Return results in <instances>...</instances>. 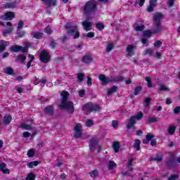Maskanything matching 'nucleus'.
Here are the masks:
<instances>
[{
  "mask_svg": "<svg viewBox=\"0 0 180 180\" xmlns=\"http://www.w3.org/2000/svg\"><path fill=\"white\" fill-rule=\"evenodd\" d=\"M60 95L62 96V100L61 103L59 105V108H60V109H65L68 113H74V103L68 101L70 93L67 91H63Z\"/></svg>",
  "mask_w": 180,
  "mask_h": 180,
  "instance_id": "nucleus-1",
  "label": "nucleus"
},
{
  "mask_svg": "<svg viewBox=\"0 0 180 180\" xmlns=\"http://www.w3.org/2000/svg\"><path fill=\"white\" fill-rule=\"evenodd\" d=\"M82 108L85 115H89L93 112L98 113L101 112V105L96 103L88 102L82 105Z\"/></svg>",
  "mask_w": 180,
  "mask_h": 180,
  "instance_id": "nucleus-2",
  "label": "nucleus"
},
{
  "mask_svg": "<svg viewBox=\"0 0 180 180\" xmlns=\"http://www.w3.org/2000/svg\"><path fill=\"white\" fill-rule=\"evenodd\" d=\"M96 3L94 0H89L84 4L83 7V13L87 18L91 16L92 13H94L95 11H96Z\"/></svg>",
  "mask_w": 180,
  "mask_h": 180,
  "instance_id": "nucleus-3",
  "label": "nucleus"
},
{
  "mask_svg": "<svg viewBox=\"0 0 180 180\" xmlns=\"http://www.w3.org/2000/svg\"><path fill=\"white\" fill-rule=\"evenodd\" d=\"M39 57L41 63H43L44 64L50 63V60H51V55H50V52L46 49L41 51Z\"/></svg>",
  "mask_w": 180,
  "mask_h": 180,
  "instance_id": "nucleus-4",
  "label": "nucleus"
},
{
  "mask_svg": "<svg viewBox=\"0 0 180 180\" xmlns=\"http://www.w3.org/2000/svg\"><path fill=\"white\" fill-rule=\"evenodd\" d=\"M65 29L66 30H68V34L70 36H73H73V39H79L80 34H79V31H78V30L77 29V25H75V26L66 25Z\"/></svg>",
  "mask_w": 180,
  "mask_h": 180,
  "instance_id": "nucleus-5",
  "label": "nucleus"
},
{
  "mask_svg": "<svg viewBox=\"0 0 180 180\" xmlns=\"http://www.w3.org/2000/svg\"><path fill=\"white\" fill-rule=\"evenodd\" d=\"M154 137H155V136L153 134H148L146 136V139H143L142 141L143 144H148L150 141V146H152V147L157 146V139H153Z\"/></svg>",
  "mask_w": 180,
  "mask_h": 180,
  "instance_id": "nucleus-6",
  "label": "nucleus"
},
{
  "mask_svg": "<svg viewBox=\"0 0 180 180\" xmlns=\"http://www.w3.org/2000/svg\"><path fill=\"white\" fill-rule=\"evenodd\" d=\"M11 53H27L29 51V47L27 46H22L18 45H14L11 47Z\"/></svg>",
  "mask_w": 180,
  "mask_h": 180,
  "instance_id": "nucleus-7",
  "label": "nucleus"
},
{
  "mask_svg": "<svg viewBox=\"0 0 180 180\" xmlns=\"http://www.w3.org/2000/svg\"><path fill=\"white\" fill-rule=\"evenodd\" d=\"M99 145V138L93 136L89 141V148L90 151H95L96 147Z\"/></svg>",
  "mask_w": 180,
  "mask_h": 180,
  "instance_id": "nucleus-8",
  "label": "nucleus"
},
{
  "mask_svg": "<svg viewBox=\"0 0 180 180\" xmlns=\"http://www.w3.org/2000/svg\"><path fill=\"white\" fill-rule=\"evenodd\" d=\"M166 165L169 168L176 167V155L174 153L169 155V159L166 161Z\"/></svg>",
  "mask_w": 180,
  "mask_h": 180,
  "instance_id": "nucleus-9",
  "label": "nucleus"
},
{
  "mask_svg": "<svg viewBox=\"0 0 180 180\" xmlns=\"http://www.w3.org/2000/svg\"><path fill=\"white\" fill-rule=\"evenodd\" d=\"M74 130L75 131V134L74 135V137L75 139H81L82 137V131H81V124H77L75 125Z\"/></svg>",
  "mask_w": 180,
  "mask_h": 180,
  "instance_id": "nucleus-10",
  "label": "nucleus"
},
{
  "mask_svg": "<svg viewBox=\"0 0 180 180\" xmlns=\"http://www.w3.org/2000/svg\"><path fill=\"white\" fill-rule=\"evenodd\" d=\"M98 79L101 81L102 86H105V85H108L111 81L109 77H107L106 75L101 74L98 76Z\"/></svg>",
  "mask_w": 180,
  "mask_h": 180,
  "instance_id": "nucleus-11",
  "label": "nucleus"
},
{
  "mask_svg": "<svg viewBox=\"0 0 180 180\" xmlns=\"http://www.w3.org/2000/svg\"><path fill=\"white\" fill-rule=\"evenodd\" d=\"M13 18H15V13L12 11H8L1 16V19H2V20H12Z\"/></svg>",
  "mask_w": 180,
  "mask_h": 180,
  "instance_id": "nucleus-12",
  "label": "nucleus"
},
{
  "mask_svg": "<svg viewBox=\"0 0 180 180\" xmlns=\"http://www.w3.org/2000/svg\"><path fill=\"white\" fill-rule=\"evenodd\" d=\"M153 27L154 30L153 31L155 34L160 33L162 30V25L161 24V22H154Z\"/></svg>",
  "mask_w": 180,
  "mask_h": 180,
  "instance_id": "nucleus-13",
  "label": "nucleus"
},
{
  "mask_svg": "<svg viewBox=\"0 0 180 180\" xmlns=\"http://www.w3.org/2000/svg\"><path fill=\"white\" fill-rule=\"evenodd\" d=\"M44 112L45 115H49L50 116H53V115H54V105L46 106Z\"/></svg>",
  "mask_w": 180,
  "mask_h": 180,
  "instance_id": "nucleus-14",
  "label": "nucleus"
},
{
  "mask_svg": "<svg viewBox=\"0 0 180 180\" xmlns=\"http://www.w3.org/2000/svg\"><path fill=\"white\" fill-rule=\"evenodd\" d=\"M136 122L134 121V120H130L129 119L128 123L126 126V128L127 130H130V129H133V130H136L137 129V127H136Z\"/></svg>",
  "mask_w": 180,
  "mask_h": 180,
  "instance_id": "nucleus-15",
  "label": "nucleus"
},
{
  "mask_svg": "<svg viewBox=\"0 0 180 180\" xmlns=\"http://www.w3.org/2000/svg\"><path fill=\"white\" fill-rule=\"evenodd\" d=\"M9 46V42L4 39L0 40V53H4L6 50V47Z\"/></svg>",
  "mask_w": 180,
  "mask_h": 180,
  "instance_id": "nucleus-16",
  "label": "nucleus"
},
{
  "mask_svg": "<svg viewBox=\"0 0 180 180\" xmlns=\"http://www.w3.org/2000/svg\"><path fill=\"white\" fill-rule=\"evenodd\" d=\"M126 51L127 53H128L129 57H133V56H134V45H127L126 48Z\"/></svg>",
  "mask_w": 180,
  "mask_h": 180,
  "instance_id": "nucleus-17",
  "label": "nucleus"
},
{
  "mask_svg": "<svg viewBox=\"0 0 180 180\" xmlns=\"http://www.w3.org/2000/svg\"><path fill=\"white\" fill-rule=\"evenodd\" d=\"M82 26L84 27L86 32H89V30H92V23L91 22H89L88 20L82 22Z\"/></svg>",
  "mask_w": 180,
  "mask_h": 180,
  "instance_id": "nucleus-18",
  "label": "nucleus"
},
{
  "mask_svg": "<svg viewBox=\"0 0 180 180\" xmlns=\"http://www.w3.org/2000/svg\"><path fill=\"white\" fill-rule=\"evenodd\" d=\"M162 158H164V155L162 153H159L152 157L151 160L156 161V162H161V161H162Z\"/></svg>",
  "mask_w": 180,
  "mask_h": 180,
  "instance_id": "nucleus-19",
  "label": "nucleus"
},
{
  "mask_svg": "<svg viewBox=\"0 0 180 180\" xmlns=\"http://www.w3.org/2000/svg\"><path fill=\"white\" fill-rule=\"evenodd\" d=\"M162 18H164V15H162V13H158L155 14L153 16L154 23H161Z\"/></svg>",
  "mask_w": 180,
  "mask_h": 180,
  "instance_id": "nucleus-20",
  "label": "nucleus"
},
{
  "mask_svg": "<svg viewBox=\"0 0 180 180\" xmlns=\"http://www.w3.org/2000/svg\"><path fill=\"white\" fill-rule=\"evenodd\" d=\"M144 117V114L143 112H138L136 115L130 117L129 120H134V122H137V120H141Z\"/></svg>",
  "mask_w": 180,
  "mask_h": 180,
  "instance_id": "nucleus-21",
  "label": "nucleus"
},
{
  "mask_svg": "<svg viewBox=\"0 0 180 180\" xmlns=\"http://www.w3.org/2000/svg\"><path fill=\"white\" fill-rule=\"evenodd\" d=\"M44 2L45 5L48 6V8H51V6H57V0H46Z\"/></svg>",
  "mask_w": 180,
  "mask_h": 180,
  "instance_id": "nucleus-22",
  "label": "nucleus"
},
{
  "mask_svg": "<svg viewBox=\"0 0 180 180\" xmlns=\"http://www.w3.org/2000/svg\"><path fill=\"white\" fill-rule=\"evenodd\" d=\"M3 122L5 126H8V124H11V122H12V115H5L3 118Z\"/></svg>",
  "mask_w": 180,
  "mask_h": 180,
  "instance_id": "nucleus-23",
  "label": "nucleus"
},
{
  "mask_svg": "<svg viewBox=\"0 0 180 180\" xmlns=\"http://www.w3.org/2000/svg\"><path fill=\"white\" fill-rule=\"evenodd\" d=\"M4 74L8 75H15V70L11 67H7L3 69Z\"/></svg>",
  "mask_w": 180,
  "mask_h": 180,
  "instance_id": "nucleus-24",
  "label": "nucleus"
},
{
  "mask_svg": "<svg viewBox=\"0 0 180 180\" xmlns=\"http://www.w3.org/2000/svg\"><path fill=\"white\" fill-rule=\"evenodd\" d=\"M153 34H155L153 30L151 31V30H146L143 33V37L149 39V37H151Z\"/></svg>",
  "mask_w": 180,
  "mask_h": 180,
  "instance_id": "nucleus-25",
  "label": "nucleus"
},
{
  "mask_svg": "<svg viewBox=\"0 0 180 180\" xmlns=\"http://www.w3.org/2000/svg\"><path fill=\"white\" fill-rule=\"evenodd\" d=\"M141 144V141L140 139H136L133 144V148L135 149V151H140V145Z\"/></svg>",
  "mask_w": 180,
  "mask_h": 180,
  "instance_id": "nucleus-26",
  "label": "nucleus"
},
{
  "mask_svg": "<svg viewBox=\"0 0 180 180\" xmlns=\"http://www.w3.org/2000/svg\"><path fill=\"white\" fill-rule=\"evenodd\" d=\"M82 61V63H84V64H90V63H92V61H94V59L91 58V56L85 55L84 56H83Z\"/></svg>",
  "mask_w": 180,
  "mask_h": 180,
  "instance_id": "nucleus-27",
  "label": "nucleus"
},
{
  "mask_svg": "<svg viewBox=\"0 0 180 180\" xmlns=\"http://www.w3.org/2000/svg\"><path fill=\"white\" fill-rule=\"evenodd\" d=\"M145 27L146 26L144 25H139V24L137 23H135L134 25V30H136V32H143Z\"/></svg>",
  "mask_w": 180,
  "mask_h": 180,
  "instance_id": "nucleus-28",
  "label": "nucleus"
},
{
  "mask_svg": "<svg viewBox=\"0 0 180 180\" xmlns=\"http://www.w3.org/2000/svg\"><path fill=\"white\" fill-rule=\"evenodd\" d=\"M112 148L115 153H117L120 150V142L115 141L112 144Z\"/></svg>",
  "mask_w": 180,
  "mask_h": 180,
  "instance_id": "nucleus-29",
  "label": "nucleus"
},
{
  "mask_svg": "<svg viewBox=\"0 0 180 180\" xmlns=\"http://www.w3.org/2000/svg\"><path fill=\"white\" fill-rule=\"evenodd\" d=\"M16 6V4L15 3H6L5 4H3L4 9H11L15 8Z\"/></svg>",
  "mask_w": 180,
  "mask_h": 180,
  "instance_id": "nucleus-30",
  "label": "nucleus"
},
{
  "mask_svg": "<svg viewBox=\"0 0 180 180\" xmlns=\"http://www.w3.org/2000/svg\"><path fill=\"white\" fill-rule=\"evenodd\" d=\"M176 130V127L175 126H169L168 128V134H169L170 136H174V134H175V131Z\"/></svg>",
  "mask_w": 180,
  "mask_h": 180,
  "instance_id": "nucleus-31",
  "label": "nucleus"
},
{
  "mask_svg": "<svg viewBox=\"0 0 180 180\" xmlns=\"http://www.w3.org/2000/svg\"><path fill=\"white\" fill-rule=\"evenodd\" d=\"M117 167V165L115 161L110 160L108 163V171H112L114 168H116Z\"/></svg>",
  "mask_w": 180,
  "mask_h": 180,
  "instance_id": "nucleus-32",
  "label": "nucleus"
},
{
  "mask_svg": "<svg viewBox=\"0 0 180 180\" xmlns=\"http://www.w3.org/2000/svg\"><path fill=\"white\" fill-rule=\"evenodd\" d=\"M39 164H40V162H39L37 160H34V161L28 162L27 165L28 168H33V167H37V165H39Z\"/></svg>",
  "mask_w": 180,
  "mask_h": 180,
  "instance_id": "nucleus-33",
  "label": "nucleus"
},
{
  "mask_svg": "<svg viewBox=\"0 0 180 180\" xmlns=\"http://www.w3.org/2000/svg\"><path fill=\"white\" fill-rule=\"evenodd\" d=\"M96 29H98L99 32H102L105 29V25L103 22H97L96 24Z\"/></svg>",
  "mask_w": 180,
  "mask_h": 180,
  "instance_id": "nucleus-34",
  "label": "nucleus"
},
{
  "mask_svg": "<svg viewBox=\"0 0 180 180\" xmlns=\"http://www.w3.org/2000/svg\"><path fill=\"white\" fill-rule=\"evenodd\" d=\"M112 81H113V82H122L124 81V77L123 76L115 77H112Z\"/></svg>",
  "mask_w": 180,
  "mask_h": 180,
  "instance_id": "nucleus-35",
  "label": "nucleus"
},
{
  "mask_svg": "<svg viewBox=\"0 0 180 180\" xmlns=\"http://www.w3.org/2000/svg\"><path fill=\"white\" fill-rule=\"evenodd\" d=\"M141 91H143V89L141 88V86H137L134 91V95H135V96H137V95H139V94H140V92H141Z\"/></svg>",
  "mask_w": 180,
  "mask_h": 180,
  "instance_id": "nucleus-36",
  "label": "nucleus"
},
{
  "mask_svg": "<svg viewBox=\"0 0 180 180\" xmlns=\"http://www.w3.org/2000/svg\"><path fill=\"white\" fill-rule=\"evenodd\" d=\"M116 91H117V87L116 86H113L108 90L107 94L108 95H112L114 92H116Z\"/></svg>",
  "mask_w": 180,
  "mask_h": 180,
  "instance_id": "nucleus-37",
  "label": "nucleus"
},
{
  "mask_svg": "<svg viewBox=\"0 0 180 180\" xmlns=\"http://www.w3.org/2000/svg\"><path fill=\"white\" fill-rule=\"evenodd\" d=\"M18 60L19 61H21V63H25V61H26V56H25V55H19L17 56V58L15 59V61H18Z\"/></svg>",
  "mask_w": 180,
  "mask_h": 180,
  "instance_id": "nucleus-38",
  "label": "nucleus"
},
{
  "mask_svg": "<svg viewBox=\"0 0 180 180\" xmlns=\"http://www.w3.org/2000/svg\"><path fill=\"white\" fill-rule=\"evenodd\" d=\"M43 37V33L41 32H34L33 33V38L40 39Z\"/></svg>",
  "mask_w": 180,
  "mask_h": 180,
  "instance_id": "nucleus-39",
  "label": "nucleus"
},
{
  "mask_svg": "<svg viewBox=\"0 0 180 180\" xmlns=\"http://www.w3.org/2000/svg\"><path fill=\"white\" fill-rule=\"evenodd\" d=\"M20 127L24 129V130H32V125L27 124H21Z\"/></svg>",
  "mask_w": 180,
  "mask_h": 180,
  "instance_id": "nucleus-40",
  "label": "nucleus"
},
{
  "mask_svg": "<svg viewBox=\"0 0 180 180\" xmlns=\"http://www.w3.org/2000/svg\"><path fill=\"white\" fill-rule=\"evenodd\" d=\"M84 78H85L84 73H78L77 74V79H78L79 82H82V81H84Z\"/></svg>",
  "mask_w": 180,
  "mask_h": 180,
  "instance_id": "nucleus-41",
  "label": "nucleus"
},
{
  "mask_svg": "<svg viewBox=\"0 0 180 180\" xmlns=\"http://www.w3.org/2000/svg\"><path fill=\"white\" fill-rule=\"evenodd\" d=\"M23 26H25V23L23 22V20H20L18 22V25L17 27L18 32H19L20 30H22V29H23Z\"/></svg>",
  "mask_w": 180,
  "mask_h": 180,
  "instance_id": "nucleus-42",
  "label": "nucleus"
},
{
  "mask_svg": "<svg viewBox=\"0 0 180 180\" xmlns=\"http://www.w3.org/2000/svg\"><path fill=\"white\" fill-rule=\"evenodd\" d=\"M158 122V120L155 117H150L148 119V123H157Z\"/></svg>",
  "mask_w": 180,
  "mask_h": 180,
  "instance_id": "nucleus-43",
  "label": "nucleus"
},
{
  "mask_svg": "<svg viewBox=\"0 0 180 180\" xmlns=\"http://www.w3.org/2000/svg\"><path fill=\"white\" fill-rule=\"evenodd\" d=\"M26 179L27 180H34V179H36V175L31 172L27 174Z\"/></svg>",
  "mask_w": 180,
  "mask_h": 180,
  "instance_id": "nucleus-44",
  "label": "nucleus"
},
{
  "mask_svg": "<svg viewBox=\"0 0 180 180\" xmlns=\"http://www.w3.org/2000/svg\"><path fill=\"white\" fill-rule=\"evenodd\" d=\"M95 123H94V121L92 120H86V127H92V126H94Z\"/></svg>",
  "mask_w": 180,
  "mask_h": 180,
  "instance_id": "nucleus-45",
  "label": "nucleus"
},
{
  "mask_svg": "<svg viewBox=\"0 0 180 180\" xmlns=\"http://www.w3.org/2000/svg\"><path fill=\"white\" fill-rule=\"evenodd\" d=\"M153 46L156 49H160V47H161V46H162V41H161L160 40H157L154 42Z\"/></svg>",
  "mask_w": 180,
  "mask_h": 180,
  "instance_id": "nucleus-46",
  "label": "nucleus"
},
{
  "mask_svg": "<svg viewBox=\"0 0 180 180\" xmlns=\"http://www.w3.org/2000/svg\"><path fill=\"white\" fill-rule=\"evenodd\" d=\"M113 47H115V46L113 45V43L109 42L108 44L107 48H106L107 53L110 52L112 51V49H113Z\"/></svg>",
  "mask_w": 180,
  "mask_h": 180,
  "instance_id": "nucleus-47",
  "label": "nucleus"
},
{
  "mask_svg": "<svg viewBox=\"0 0 180 180\" xmlns=\"http://www.w3.org/2000/svg\"><path fill=\"white\" fill-rule=\"evenodd\" d=\"M89 175L91 178H96L98 176V170L95 169L90 172Z\"/></svg>",
  "mask_w": 180,
  "mask_h": 180,
  "instance_id": "nucleus-48",
  "label": "nucleus"
},
{
  "mask_svg": "<svg viewBox=\"0 0 180 180\" xmlns=\"http://www.w3.org/2000/svg\"><path fill=\"white\" fill-rule=\"evenodd\" d=\"M159 91H165L166 92H168V91H169V89H168L164 84H160L159 87Z\"/></svg>",
  "mask_w": 180,
  "mask_h": 180,
  "instance_id": "nucleus-49",
  "label": "nucleus"
},
{
  "mask_svg": "<svg viewBox=\"0 0 180 180\" xmlns=\"http://www.w3.org/2000/svg\"><path fill=\"white\" fill-rule=\"evenodd\" d=\"M148 54V56H154V51L151 49H148L145 51V55Z\"/></svg>",
  "mask_w": 180,
  "mask_h": 180,
  "instance_id": "nucleus-50",
  "label": "nucleus"
},
{
  "mask_svg": "<svg viewBox=\"0 0 180 180\" xmlns=\"http://www.w3.org/2000/svg\"><path fill=\"white\" fill-rule=\"evenodd\" d=\"M44 33H47V34H52L53 30H51V27H50V26L45 27Z\"/></svg>",
  "mask_w": 180,
  "mask_h": 180,
  "instance_id": "nucleus-51",
  "label": "nucleus"
},
{
  "mask_svg": "<svg viewBox=\"0 0 180 180\" xmlns=\"http://www.w3.org/2000/svg\"><path fill=\"white\" fill-rule=\"evenodd\" d=\"M179 178L178 174H172L168 178V180H177Z\"/></svg>",
  "mask_w": 180,
  "mask_h": 180,
  "instance_id": "nucleus-52",
  "label": "nucleus"
},
{
  "mask_svg": "<svg viewBox=\"0 0 180 180\" xmlns=\"http://www.w3.org/2000/svg\"><path fill=\"white\" fill-rule=\"evenodd\" d=\"M27 155L30 158V157H33V155H34V150L33 149H30L27 151Z\"/></svg>",
  "mask_w": 180,
  "mask_h": 180,
  "instance_id": "nucleus-53",
  "label": "nucleus"
},
{
  "mask_svg": "<svg viewBox=\"0 0 180 180\" xmlns=\"http://www.w3.org/2000/svg\"><path fill=\"white\" fill-rule=\"evenodd\" d=\"M85 37H89V39H92V37H95V32H88L86 35Z\"/></svg>",
  "mask_w": 180,
  "mask_h": 180,
  "instance_id": "nucleus-54",
  "label": "nucleus"
},
{
  "mask_svg": "<svg viewBox=\"0 0 180 180\" xmlns=\"http://www.w3.org/2000/svg\"><path fill=\"white\" fill-rule=\"evenodd\" d=\"M60 40L62 44H64V43H65V41H68V37L65 35V36L60 37Z\"/></svg>",
  "mask_w": 180,
  "mask_h": 180,
  "instance_id": "nucleus-55",
  "label": "nucleus"
},
{
  "mask_svg": "<svg viewBox=\"0 0 180 180\" xmlns=\"http://www.w3.org/2000/svg\"><path fill=\"white\" fill-rule=\"evenodd\" d=\"M58 45V43L56 42L55 41H51V47L53 50H54V49H56V47H57Z\"/></svg>",
  "mask_w": 180,
  "mask_h": 180,
  "instance_id": "nucleus-56",
  "label": "nucleus"
},
{
  "mask_svg": "<svg viewBox=\"0 0 180 180\" xmlns=\"http://www.w3.org/2000/svg\"><path fill=\"white\" fill-rule=\"evenodd\" d=\"M26 34V32L25 31H21L18 33H17V37L19 39H22V37H23V36H25Z\"/></svg>",
  "mask_w": 180,
  "mask_h": 180,
  "instance_id": "nucleus-57",
  "label": "nucleus"
},
{
  "mask_svg": "<svg viewBox=\"0 0 180 180\" xmlns=\"http://www.w3.org/2000/svg\"><path fill=\"white\" fill-rule=\"evenodd\" d=\"M175 4V0H168L167 5L169 6V8H172L174 5Z\"/></svg>",
  "mask_w": 180,
  "mask_h": 180,
  "instance_id": "nucleus-58",
  "label": "nucleus"
},
{
  "mask_svg": "<svg viewBox=\"0 0 180 180\" xmlns=\"http://www.w3.org/2000/svg\"><path fill=\"white\" fill-rule=\"evenodd\" d=\"M134 161V160L133 158H130L128 160V163H127V167H133V162Z\"/></svg>",
  "mask_w": 180,
  "mask_h": 180,
  "instance_id": "nucleus-59",
  "label": "nucleus"
},
{
  "mask_svg": "<svg viewBox=\"0 0 180 180\" xmlns=\"http://www.w3.org/2000/svg\"><path fill=\"white\" fill-rule=\"evenodd\" d=\"M180 112V106H177L174 109V115H178Z\"/></svg>",
  "mask_w": 180,
  "mask_h": 180,
  "instance_id": "nucleus-60",
  "label": "nucleus"
},
{
  "mask_svg": "<svg viewBox=\"0 0 180 180\" xmlns=\"http://www.w3.org/2000/svg\"><path fill=\"white\" fill-rule=\"evenodd\" d=\"M3 174H6L8 175H9V174H11V170H9V169H3V170L1 171Z\"/></svg>",
  "mask_w": 180,
  "mask_h": 180,
  "instance_id": "nucleus-61",
  "label": "nucleus"
},
{
  "mask_svg": "<svg viewBox=\"0 0 180 180\" xmlns=\"http://www.w3.org/2000/svg\"><path fill=\"white\" fill-rule=\"evenodd\" d=\"M150 102H151V98H146L145 99L146 106H150Z\"/></svg>",
  "mask_w": 180,
  "mask_h": 180,
  "instance_id": "nucleus-62",
  "label": "nucleus"
},
{
  "mask_svg": "<svg viewBox=\"0 0 180 180\" xmlns=\"http://www.w3.org/2000/svg\"><path fill=\"white\" fill-rule=\"evenodd\" d=\"M84 95H85V90L82 89L79 91V96H80V98H83Z\"/></svg>",
  "mask_w": 180,
  "mask_h": 180,
  "instance_id": "nucleus-63",
  "label": "nucleus"
},
{
  "mask_svg": "<svg viewBox=\"0 0 180 180\" xmlns=\"http://www.w3.org/2000/svg\"><path fill=\"white\" fill-rule=\"evenodd\" d=\"M5 168H6V163L5 162H1L0 164V171H2L3 169H4Z\"/></svg>",
  "mask_w": 180,
  "mask_h": 180,
  "instance_id": "nucleus-64",
  "label": "nucleus"
}]
</instances>
